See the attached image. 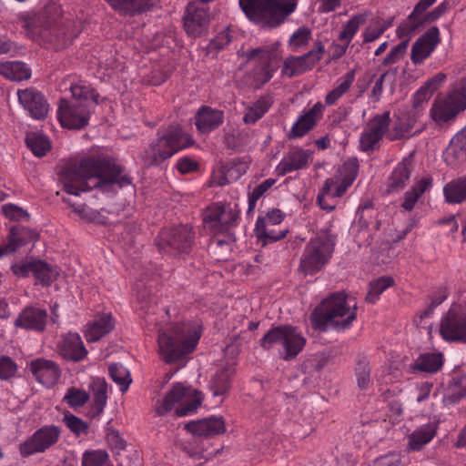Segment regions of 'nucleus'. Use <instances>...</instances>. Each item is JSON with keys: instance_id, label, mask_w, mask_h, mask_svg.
<instances>
[{"instance_id": "obj_1", "label": "nucleus", "mask_w": 466, "mask_h": 466, "mask_svg": "<svg viewBox=\"0 0 466 466\" xmlns=\"http://www.w3.org/2000/svg\"><path fill=\"white\" fill-rule=\"evenodd\" d=\"M57 169L58 180L64 190L74 196L92 188L107 192L115 184L119 187L131 184V178L122 175V167L106 157L69 159L61 163Z\"/></svg>"}, {"instance_id": "obj_2", "label": "nucleus", "mask_w": 466, "mask_h": 466, "mask_svg": "<svg viewBox=\"0 0 466 466\" xmlns=\"http://www.w3.org/2000/svg\"><path fill=\"white\" fill-rule=\"evenodd\" d=\"M18 19L21 27L33 40L41 38L60 47L70 43L75 37L65 25L56 5L46 6L36 15L21 14Z\"/></svg>"}, {"instance_id": "obj_3", "label": "nucleus", "mask_w": 466, "mask_h": 466, "mask_svg": "<svg viewBox=\"0 0 466 466\" xmlns=\"http://www.w3.org/2000/svg\"><path fill=\"white\" fill-rule=\"evenodd\" d=\"M357 306H351L345 292H336L325 299L311 313L312 327L325 331L328 327L338 330L349 329L357 317Z\"/></svg>"}, {"instance_id": "obj_4", "label": "nucleus", "mask_w": 466, "mask_h": 466, "mask_svg": "<svg viewBox=\"0 0 466 466\" xmlns=\"http://www.w3.org/2000/svg\"><path fill=\"white\" fill-rule=\"evenodd\" d=\"M71 93L74 101L59 100L57 116L63 127L82 129L87 126L92 111L98 104L99 94L86 85L72 86Z\"/></svg>"}, {"instance_id": "obj_5", "label": "nucleus", "mask_w": 466, "mask_h": 466, "mask_svg": "<svg viewBox=\"0 0 466 466\" xmlns=\"http://www.w3.org/2000/svg\"><path fill=\"white\" fill-rule=\"evenodd\" d=\"M200 339V332L191 322L176 323L168 331L158 335V350L167 363L183 360Z\"/></svg>"}, {"instance_id": "obj_6", "label": "nucleus", "mask_w": 466, "mask_h": 466, "mask_svg": "<svg viewBox=\"0 0 466 466\" xmlns=\"http://www.w3.org/2000/svg\"><path fill=\"white\" fill-rule=\"evenodd\" d=\"M297 4V0H239L241 10L250 21L268 28L281 25Z\"/></svg>"}, {"instance_id": "obj_7", "label": "nucleus", "mask_w": 466, "mask_h": 466, "mask_svg": "<svg viewBox=\"0 0 466 466\" xmlns=\"http://www.w3.org/2000/svg\"><path fill=\"white\" fill-rule=\"evenodd\" d=\"M192 143L193 140L180 127H169L163 132H157V137L144 150L140 157L146 167L157 166Z\"/></svg>"}, {"instance_id": "obj_8", "label": "nucleus", "mask_w": 466, "mask_h": 466, "mask_svg": "<svg viewBox=\"0 0 466 466\" xmlns=\"http://www.w3.org/2000/svg\"><path fill=\"white\" fill-rule=\"evenodd\" d=\"M336 236L321 234L311 238L305 246L299 269L305 275L319 272L331 258Z\"/></svg>"}, {"instance_id": "obj_9", "label": "nucleus", "mask_w": 466, "mask_h": 466, "mask_svg": "<svg viewBox=\"0 0 466 466\" xmlns=\"http://www.w3.org/2000/svg\"><path fill=\"white\" fill-rule=\"evenodd\" d=\"M237 218L238 215L232 209L227 210L222 206L209 207L204 212V228L214 236L213 242L218 247L228 245L235 240L233 234L228 231L235 226Z\"/></svg>"}, {"instance_id": "obj_10", "label": "nucleus", "mask_w": 466, "mask_h": 466, "mask_svg": "<svg viewBox=\"0 0 466 466\" xmlns=\"http://www.w3.org/2000/svg\"><path fill=\"white\" fill-rule=\"evenodd\" d=\"M201 397L198 396V392L191 387L177 382L167 392L163 400L157 402V413L159 416H164L172 410L176 404H179L176 409L177 416H187L197 410L201 405Z\"/></svg>"}, {"instance_id": "obj_11", "label": "nucleus", "mask_w": 466, "mask_h": 466, "mask_svg": "<svg viewBox=\"0 0 466 466\" xmlns=\"http://www.w3.org/2000/svg\"><path fill=\"white\" fill-rule=\"evenodd\" d=\"M195 242V232L189 225H179L162 230L156 239L161 252L172 255L188 254Z\"/></svg>"}, {"instance_id": "obj_12", "label": "nucleus", "mask_w": 466, "mask_h": 466, "mask_svg": "<svg viewBox=\"0 0 466 466\" xmlns=\"http://www.w3.org/2000/svg\"><path fill=\"white\" fill-rule=\"evenodd\" d=\"M440 332L446 341L466 342V305H451L441 319Z\"/></svg>"}, {"instance_id": "obj_13", "label": "nucleus", "mask_w": 466, "mask_h": 466, "mask_svg": "<svg viewBox=\"0 0 466 466\" xmlns=\"http://www.w3.org/2000/svg\"><path fill=\"white\" fill-rule=\"evenodd\" d=\"M248 60L258 59V66L254 73L256 87H260L268 83L272 77V74L278 68V55L275 46H267L264 48H256L247 53Z\"/></svg>"}, {"instance_id": "obj_14", "label": "nucleus", "mask_w": 466, "mask_h": 466, "mask_svg": "<svg viewBox=\"0 0 466 466\" xmlns=\"http://www.w3.org/2000/svg\"><path fill=\"white\" fill-rule=\"evenodd\" d=\"M59 436L60 430L57 426H43L20 445V454L25 458L35 453L45 452L57 442Z\"/></svg>"}, {"instance_id": "obj_15", "label": "nucleus", "mask_w": 466, "mask_h": 466, "mask_svg": "<svg viewBox=\"0 0 466 466\" xmlns=\"http://www.w3.org/2000/svg\"><path fill=\"white\" fill-rule=\"evenodd\" d=\"M324 46L321 41H317L315 48L299 56H289L283 64V74L289 77L301 75L309 71L322 58Z\"/></svg>"}, {"instance_id": "obj_16", "label": "nucleus", "mask_w": 466, "mask_h": 466, "mask_svg": "<svg viewBox=\"0 0 466 466\" xmlns=\"http://www.w3.org/2000/svg\"><path fill=\"white\" fill-rule=\"evenodd\" d=\"M441 33L437 26L430 27L412 45L410 60L414 65H420L428 58L441 43Z\"/></svg>"}, {"instance_id": "obj_17", "label": "nucleus", "mask_w": 466, "mask_h": 466, "mask_svg": "<svg viewBox=\"0 0 466 466\" xmlns=\"http://www.w3.org/2000/svg\"><path fill=\"white\" fill-rule=\"evenodd\" d=\"M18 100L30 116L37 120L44 119L48 113V103L43 94L34 87L18 90Z\"/></svg>"}, {"instance_id": "obj_18", "label": "nucleus", "mask_w": 466, "mask_h": 466, "mask_svg": "<svg viewBox=\"0 0 466 466\" xmlns=\"http://www.w3.org/2000/svg\"><path fill=\"white\" fill-rule=\"evenodd\" d=\"M38 233L23 226H14L9 228L7 242L0 246V258L15 253L20 248L35 242Z\"/></svg>"}, {"instance_id": "obj_19", "label": "nucleus", "mask_w": 466, "mask_h": 466, "mask_svg": "<svg viewBox=\"0 0 466 466\" xmlns=\"http://www.w3.org/2000/svg\"><path fill=\"white\" fill-rule=\"evenodd\" d=\"M47 318L48 314L46 309L29 306L19 313L14 325L25 330L43 332L46 327Z\"/></svg>"}, {"instance_id": "obj_20", "label": "nucleus", "mask_w": 466, "mask_h": 466, "mask_svg": "<svg viewBox=\"0 0 466 466\" xmlns=\"http://www.w3.org/2000/svg\"><path fill=\"white\" fill-rule=\"evenodd\" d=\"M209 24V13L206 7H198L189 4L187 15L184 16V27L187 35L193 37L200 36L207 31Z\"/></svg>"}, {"instance_id": "obj_21", "label": "nucleus", "mask_w": 466, "mask_h": 466, "mask_svg": "<svg viewBox=\"0 0 466 466\" xmlns=\"http://www.w3.org/2000/svg\"><path fill=\"white\" fill-rule=\"evenodd\" d=\"M29 370L36 380L46 387L54 386L58 381L61 374L58 365L46 359L32 360Z\"/></svg>"}, {"instance_id": "obj_22", "label": "nucleus", "mask_w": 466, "mask_h": 466, "mask_svg": "<svg viewBox=\"0 0 466 466\" xmlns=\"http://www.w3.org/2000/svg\"><path fill=\"white\" fill-rule=\"evenodd\" d=\"M224 122V112L208 106H200L195 116V125L198 132L209 134Z\"/></svg>"}, {"instance_id": "obj_23", "label": "nucleus", "mask_w": 466, "mask_h": 466, "mask_svg": "<svg viewBox=\"0 0 466 466\" xmlns=\"http://www.w3.org/2000/svg\"><path fill=\"white\" fill-rule=\"evenodd\" d=\"M185 429L195 436L211 438L225 431V421L222 417H209L192 420L185 425Z\"/></svg>"}, {"instance_id": "obj_24", "label": "nucleus", "mask_w": 466, "mask_h": 466, "mask_svg": "<svg viewBox=\"0 0 466 466\" xmlns=\"http://www.w3.org/2000/svg\"><path fill=\"white\" fill-rule=\"evenodd\" d=\"M322 109L323 106L320 103H317L301 115L294 123L288 134V137L289 139H295L306 135L315 127L317 121L321 118Z\"/></svg>"}, {"instance_id": "obj_25", "label": "nucleus", "mask_w": 466, "mask_h": 466, "mask_svg": "<svg viewBox=\"0 0 466 466\" xmlns=\"http://www.w3.org/2000/svg\"><path fill=\"white\" fill-rule=\"evenodd\" d=\"M59 353L66 360L78 362L86 357L88 351L77 333H69L60 342Z\"/></svg>"}, {"instance_id": "obj_26", "label": "nucleus", "mask_w": 466, "mask_h": 466, "mask_svg": "<svg viewBox=\"0 0 466 466\" xmlns=\"http://www.w3.org/2000/svg\"><path fill=\"white\" fill-rule=\"evenodd\" d=\"M444 160L452 167L466 161V127L451 138L444 151Z\"/></svg>"}, {"instance_id": "obj_27", "label": "nucleus", "mask_w": 466, "mask_h": 466, "mask_svg": "<svg viewBox=\"0 0 466 466\" xmlns=\"http://www.w3.org/2000/svg\"><path fill=\"white\" fill-rule=\"evenodd\" d=\"M436 0H420L414 6L413 11L409 15L408 20L410 23L402 24L398 26L396 34L399 38L410 37L418 29L422 27L419 20L420 16L429 7H431Z\"/></svg>"}, {"instance_id": "obj_28", "label": "nucleus", "mask_w": 466, "mask_h": 466, "mask_svg": "<svg viewBox=\"0 0 466 466\" xmlns=\"http://www.w3.org/2000/svg\"><path fill=\"white\" fill-rule=\"evenodd\" d=\"M412 154L400 162L389 177L387 192H398L408 183L412 170Z\"/></svg>"}, {"instance_id": "obj_29", "label": "nucleus", "mask_w": 466, "mask_h": 466, "mask_svg": "<svg viewBox=\"0 0 466 466\" xmlns=\"http://www.w3.org/2000/svg\"><path fill=\"white\" fill-rule=\"evenodd\" d=\"M438 424L435 422L421 425L408 436V451H420L437 434Z\"/></svg>"}, {"instance_id": "obj_30", "label": "nucleus", "mask_w": 466, "mask_h": 466, "mask_svg": "<svg viewBox=\"0 0 466 466\" xmlns=\"http://www.w3.org/2000/svg\"><path fill=\"white\" fill-rule=\"evenodd\" d=\"M463 111L457 104L450 98V96L440 101H435L431 109V116L437 124L441 125L453 120L460 112Z\"/></svg>"}, {"instance_id": "obj_31", "label": "nucleus", "mask_w": 466, "mask_h": 466, "mask_svg": "<svg viewBox=\"0 0 466 466\" xmlns=\"http://www.w3.org/2000/svg\"><path fill=\"white\" fill-rule=\"evenodd\" d=\"M309 153L302 148L290 151L277 166L279 176L286 175L294 170L304 168L309 164Z\"/></svg>"}, {"instance_id": "obj_32", "label": "nucleus", "mask_w": 466, "mask_h": 466, "mask_svg": "<svg viewBox=\"0 0 466 466\" xmlns=\"http://www.w3.org/2000/svg\"><path fill=\"white\" fill-rule=\"evenodd\" d=\"M114 329V320L110 314H103L96 318L86 327L85 337L88 342L99 340Z\"/></svg>"}, {"instance_id": "obj_33", "label": "nucleus", "mask_w": 466, "mask_h": 466, "mask_svg": "<svg viewBox=\"0 0 466 466\" xmlns=\"http://www.w3.org/2000/svg\"><path fill=\"white\" fill-rule=\"evenodd\" d=\"M112 8L124 15H135L150 10L156 0H106Z\"/></svg>"}, {"instance_id": "obj_34", "label": "nucleus", "mask_w": 466, "mask_h": 466, "mask_svg": "<svg viewBox=\"0 0 466 466\" xmlns=\"http://www.w3.org/2000/svg\"><path fill=\"white\" fill-rule=\"evenodd\" d=\"M236 372L233 365H227L214 374L210 381V389L214 396L225 395L231 388V380Z\"/></svg>"}, {"instance_id": "obj_35", "label": "nucleus", "mask_w": 466, "mask_h": 466, "mask_svg": "<svg viewBox=\"0 0 466 466\" xmlns=\"http://www.w3.org/2000/svg\"><path fill=\"white\" fill-rule=\"evenodd\" d=\"M444 363L443 355L440 352H426L420 354L411 365L414 371L436 373Z\"/></svg>"}, {"instance_id": "obj_36", "label": "nucleus", "mask_w": 466, "mask_h": 466, "mask_svg": "<svg viewBox=\"0 0 466 466\" xmlns=\"http://www.w3.org/2000/svg\"><path fill=\"white\" fill-rule=\"evenodd\" d=\"M306 339L298 332L297 329L287 325L285 332V340H283V348L286 355L284 360H288L295 358L304 348Z\"/></svg>"}, {"instance_id": "obj_37", "label": "nucleus", "mask_w": 466, "mask_h": 466, "mask_svg": "<svg viewBox=\"0 0 466 466\" xmlns=\"http://www.w3.org/2000/svg\"><path fill=\"white\" fill-rule=\"evenodd\" d=\"M418 117L419 116H416V112H410L406 116L399 117L392 129L387 135V138L390 141H396L404 137H410L408 134L414 127Z\"/></svg>"}, {"instance_id": "obj_38", "label": "nucleus", "mask_w": 466, "mask_h": 466, "mask_svg": "<svg viewBox=\"0 0 466 466\" xmlns=\"http://www.w3.org/2000/svg\"><path fill=\"white\" fill-rule=\"evenodd\" d=\"M93 390V405L90 410L91 417H98L104 410L107 400V384L104 379L96 378L91 384Z\"/></svg>"}, {"instance_id": "obj_39", "label": "nucleus", "mask_w": 466, "mask_h": 466, "mask_svg": "<svg viewBox=\"0 0 466 466\" xmlns=\"http://www.w3.org/2000/svg\"><path fill=\"white\" fill-rule=\"evenodd\" d=\"M0 75L13 81H22L31 76V71L22 62L5 61L0 63Z\"/></svg>"}, {"instance_id": "obj_40", "label": "nucleus", "mask_w": 466, "mask_h": 466, "mask_svg": "<svg viewBox=\"0 0 466 466\" xmlns=\"http://www.w3.org/2000/svg\"><path fill=\"white\" fill-rule=\"evenodd\" d=\"M443 194L448 203L457 204L466 200V176L446 184Z\"/></svg>"}, {"instance_id": "obj_41", "label": "nucleus", "mask_w": 466, "mask_h": 466, "mask_svg": "<svg viewBox=\"0 0 466 466\" xmlns=\"http://www.w3.org/2000/svg\"><path fill=\"white\" fill-rule=\"evenodd\" d=\"M255 232L258 242H260L263 247L268 243L276 242L284 238L287 234V230L275 233L273 230L268 229L267 225H265V219H262L261 218H258L256 222Z\"/></svg>"}, {"instance_id": "obj_42", "label": "nucleus", "mask_w": 466, "mask_h": 466, "mask_svg": "<svg viewBox=\"0 0 466 466\" xmlns=\"http://www.w3.org/2000/svg\"><path fill=\"white\" fill-rule=\"evenodd\" d=\"M391 123L390 111H385L382 114L375 115L365 127L374 135L380 136L381 138L387 137L390 133L389 128Z\"/></svg>"}, {"instance_id": "obj_43", "label": "nucleus", "mask_w": 466, "mask_h": 466, "mask_svg": "<svg viewBox=\"0 0 466 466\" xmlns=\"http://www.w3.org/2000/svg\"><path fill=\"white\" fill-rule=\"evenodd\" d=\"M26 146L35 157H44L50 150V142L46 137L38 133H29L25 137Z\"/></svg>"}, {"instance_id": "obj_44", "label": "nucleus", "mask_w": 466, "mask_h": 466, "mask_svg": "<svg viewBox=\"0 0 466 466\" xmlns=\"http://www.w3.org/2000/svg\"><path fill=\"white\" fill-rule=\"evenodd\" d=\"M109 376L116 382L122 393L126 392L132 382L129 370L122 364L115 363L108 368Z\"/></svg>"}, {"instance_id": "obj_45", "label": "nucleus", "mask_w": 466, "mask_h": 466, "mask_svg": "<svg viewBox=\"0 0 466 466\" xmlns=\"http://www.w3.org/2000/svg\"><path fill=\"white\" fill-rule=\"evenodd\" d=\"M393 284L394 279L390 276H383L370 281L365 300L369 303H375L379 299L380 295Z\"/></svg>"}, {"instance_id": "obj_46", "label": "nucleus", "mask_w": 466, "mask_h": 466, "mask_svg": "<svg viewBox=\"0 0 466 466\" xmlns=\"http://www.w3.org/2000/svg\"><path fill=\"white\" fill-rule=\"evenodd\" d=\"M271 102L268 98L261 97L250 106L244 115L243 121L245 124H255L258 121L269 109Z\"/></svg>"}, {"instance_id": "obj_47", "label": "nucleus", "mask_w": 466, "mask_h": 466, "mask_svg": "<svg viewBox=\"0 0 466 466\" xmlns=\"http://www.w3.org/2000/svg\"><path fill=\"white\" fill-rule=\"evenodd\" d=\"M34 277L40 280L43 285H49L56 279L57 270L43 260H35Z\"/></svg>"}, {"instance_id": "obj_48", "label": "nucleus", "mask_w": 466, "mask_h": 466, "mask_svg": "<svg viewBox=\"0 0 466 466\" xmlns=\"http://www.w3.org/2000/svg\"><path fill=\"white\" fill-rule=\"evenodd\" d=\"M367 18L368 15L366 14L355 15L343 26V29L339 33V39L347 42V45H349L355 34L358 32L360 26L366 22Z\"/></svg>"}, {"instance_id": "obj_49", "label": "nucleus", "mask_w": 466, "mask_h": 466, "mask_svg": "<svg viewBox=\"0 0 466 466\" xmlns=\"http://www.w3.org/2000/svg\"><path fill=\"white\" fill-rule=\"evenodd\" d=\"M286 329H287V325L277 326V327L271 328L260 339L259 345L264 350H269L275 344H281V345H283V340H285Z\"/></svg>"}, {"instance_id": "obj_50", "label": "nucleus", "mask_w": 466, "mask_h": 466, "mask_svg": "<svg viewBox=\"0 0 466 466\" xmlns=\"http://www.w3.org/2000/svg\"><path fill=\"white\" fill-rule=\"evenodd\" d=\"M89 400V394L75 387L68 388L63 400L71 408L84 406Z\"/></svg>"}, {"instance_id": "obj_51", "label": "nucleus", "mask_w": 466, "mask_h": 466, "mask_svg": "<svg viewBox=\"0 0 466 466\" xmlns=\"http://www.w3.org/2000/svg\"><path fill=\"white\" fill-rule=\"evenodd\" d=\"M382 138L380 136L374 135L365 127L360 135V148L363 152L374 151L380 147V142Z\"/></svg>"}, {"instance_id": "obj_52", "label": "nucleus", "mask_w": 466, "mask_h": 466, "mask_svg": "<svg viewBox=\"0 0 466 466\" xmlns=\"http://www.w3.org/2000/svg\"><path fill=\"white\" fill-rule=\"evenodd\" d=\"M108 460L105 450L86 451L82 457V466H102Z\"/></svg>"}, {"instance_id": "obj_53", "label": "nucleus", "mask_w": 466, "mask_h": 466, "mask_svg": "<svg viewBox=\"0 0 466 466\" xmlns=\"http://www.w3.org/2000/svg\"><path fill=\"white\" fill-rule=\"evenodd\" d=\"M276 183L274 178H268L256 186L248 195V212L256 207L257 201Z\"/></svg>"}, {"instance_id": "obj_54", "label": "nucleus", "mask_w": 466, "mask_h": 466, "mask_svg": "<svg viewBox=\"0 0 466 466\" xmlns=\"http://www.w3.org/2000/svg\"><path fill=\"white\" fill-rule=\"evenodd\" d=\"M464 380L465 379L462 377L452 380V385L450 386L445 395L447 402L454 404L466 397V390L460 387Z\"/></svg>"}, {"instance_id": "obj_55", "label": "nucleus", "mask_w": 466, "mask_h": 466, "mask_svg": "<svg viewBox=\"0 0 466 466\" xmlns=\"http://www.w3.org/2000/svg\"><path fill=\"white\" fill-rule=\"evenodd\" d=\"M311 37V31L307 26H301L289 38V46L293 51H298L299 48L308 45Z\"/></svg>"}, {"instance_id": "obj_56", "label": "nucleus", "mask_w": 466, "mask_h": 466, "mask_svg": "<svg viewBox=\"0 0 466 466\" xmlns=\"http://www.w3.org/2000/svg\"><path fill=\"white\" fill-rule=\"evenodd\" d=\"M371 369L368 362L361 360L357 363L355 373L358 387L360 390H366L370 382Z\"/></svg>"}, {"instance_id": "obj_57", "label": "nucleus", "mask_w": 466, "mask_h": 466, "mask_svg": "<svg viewBox=\"0 0 466 466\" xmlns=\"http://www.w3.org/2000/svg\"><path fill=\"white\" fill-rule=\"evenodd\" d=\"M63 421L66 427L77 436L81 433L87 432L88 424L74 414L66 413L63 418Z\"/></svg>"}, {"instance_id": "obj_58", "label": "nucleus", "mask_w": 466, "mask_h": 466, "mask_svg": "<svg viewBox=\"0 0 466 466\" xmlns=\"http://www.w3.org/2000/svg\"><path fill=\"white\" fill-rule=\"evenodd\" d=\"M449 96L461 109H466V77L455 84Z\"/></svg>"}, {"instance_id": "obj_59", "label": "nucleus", "mask_w": 466, "mask_h": 466, "mask_svg": "<svg viewBox=\"0 0 466 466\" xmlns=\"http://www.w3.org/2000/svg\"><path fill=\"white\" fill-rule=\"evenodd\" d=\"M359 171V163L358 159L349 158L347 161L344 162L342 167L339 169V172L341 176V178H344L347 180V183H353V181L356 179L358 176Z\"/></svg>"}, {"instance_id": "obj_60", "label": "nucleus", "mask_w": 466, "mask_h": 466, "mask_svg": "<svg viewBox=\"0 0 466 466\" xmlns=\"http://www.w3.org/2000/svg\"><path fill=\"white\" fill-rule=\"evenodd\" d=\"M449 9V3L444 1L441 3L438 6H436L433 10L422 14L419 16V20L423 26L426 24H431L437 21L441 16H442Z\"/></svg>"}, {"instance_id": "obj_61", "label": "nucleus", "mask_w": 466, "mask_h": 466, "mask_svg": "<svg viewBox=\"0 0 466 466\" xmlns=\"http://www.w3.org/2000/svg\"><path fill=\"white\" fill-rule=\"evenodd\" d=\"M409 38L394 46L382 61L383 66H390L398 62L406 53Z\"/></svg>"}, {"instance_id": "obj_62", "label": "nucleus", "mask_w": 466, "mask_h": 466, "mask_svg": "<svg viewBox=\"0 0 466 466\" xmlns=\"http://www.w3.org/2000/svg\"><path fill=\"white\" fill-rule=\"evenodd\" d=\"M432 95L433 93L425 87L424 85L420 86L413 96L412 110L410 112H416V116H419L422 104L427 103Z\"/></svg>"}, {"instance_id": "obj_63", "label": "nucleus", "mask_w": 466, "mask_h": 466, "mask_svg": "<svg viewBox=\"0 0 466 466\" xmlns=\"http://www.w3.org/2000/svg\"><path fill=\"white\" fill-rule=\"evenodd\" d=\"M432 95L433 93L425 87L424 85L420 86L413 96L412 110L410 112H416V116H419L422 104L427 103Z\"/></svg>"}, {"instance_id": "obj_64", "label": "nucleus", "mask_w": 466, "mask_h": 466, "mask_svg": "<svg viewBox=\"0 0 466 466\" xmlns=\"http://www.w3.org/2000/svg\"><path fill=\"white\" fill-rule=\"evenodd\" d=\"M3 214L12 220H28L29 214L22 208L14 204H6L2 207Z\"/></svg>"}]
</instances>
